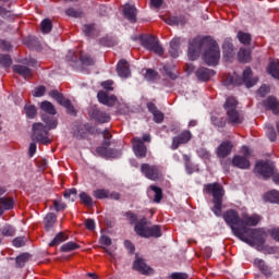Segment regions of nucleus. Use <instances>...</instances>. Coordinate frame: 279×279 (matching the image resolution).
Returning a JSON list of instances; mask_svg holds the SVG:
<instances>
[{"mask_svg": "<svg viewBox=\"0 0 279 279\" xmlns=\"http://www.w3.org/2000/svg\"><path fill=\"white\" fill-rule=\"evenodd\" d=\"M203 52V60L208 66H217L219 60L221 59V50L219 49V44L209 36L206 37H195L189 41L187 58L195 61L199 58Z\"/></svg>", "mask_w": 279, "mask_h": 279, "instance_id": "nucleus-1", "label": "nucleus"}, {"mask_svg": "<svg viewBox=\"0 0 279 279\" xmlns=\"http://www.w3.org/2000/svg\"><path fill=\"white\" fill-rule=\"evenodd\" d=\"M41 122H35L32 125V141L41 143V145H51V138H49V131L58 128V120L47 114H41Z\"/></svg>", "mask_w": 279, "mask_h": 279, "instance_id": "nucleus-2", "label": "nucleus"}, {"mask_svg": "<svg viewBox=\"0 0 279 279\" xmlns=\"http://www.w3.org/2000/svg\"><path fill=\"white\" fill-rule=\"evenodd\" d=\"M204 191L208 195L213 196L214 207L211 208V211L214 215H216V217H221L223 208V195H226L223 185L218 182L209 183L204 185Z\"/></svg>", "mask_w": 279, "mask_h": 279, "instance_id": "nucleus-3", "label": "nucleus"}, {"mask_svg": "<svg viewBox=\"0 0 279 279\" xmlns=\"http://www.w3.org/2000/svg\"><path fill=\"white\" fill-rule=\"evenodd\" d=\"M238 239L247 245H258L260 247L265 245V241L267 240V232L263 228L253 229L245 227L242 232V236Z\"/></svg>", "mask_w": 279, "mask_h": 279, "instance_id": "nucleus-4", "label": "nucleus"}, {"mask_svg": "<svg viewBox=\"0 0 279 279\" xmlns=\"http://www.w3.org/2000/svg\"><path fill=\"white\" fill-rule=\"evenodd\" d=\"M147 218L143 217L140 221L134 226V231L142 239H160L162 236V227L160 225H154L153 227H147Z\"/></svg>", "mask_w": 279, "mask_h": 279, "instance_id": "nucleus-5", "label": "nucleus"}, {"mask_svg": "<svg viewBox=\"0 0 279 279\" xmlns=\"http://www.w3.org/2000/svg\"><path fill=\"white\" fill-rule=\"evenodd\" d=\"M65 60L70 62L72 69H76L77 71H84L86 66H95V59L90 54H84L82 52L69 51Z\"/></svg>", "mask_w": 279, "mask_h": 279, "instance_id": "nucleus-6", "label": "nucleus"}, {"mask_svg": "<svg viewBox=\"0 0 279 279\" xmlns=\"http://www.w3.org/2000/svg\"><path fill=\"white\" fill-rule=\"evenodd\" d=\"M222 218L225 219L227 226H229V228L231 229V232H233L234 236H236V239L243 236V231L245 230V227L242 226L243 218L239 216V211L234 209H229L222 215Z\"/></svg>", "mask_w": 279, "mask_h": 279, "instance_id": "nucleus-7", "label": "nucleus"}, {"mask_svg": "<svg viewBox=\"0 0 279 279\" xmlns=\"http://www.w3.org/2000/svg\"><path fill=\"white\" fill-rule=\"evenodd\" d=\"M236 106H239V102L236 101L235 97H228L225 102V110L227 112L228 121L231 123V125H241L244 121L243 113H240L239 110H236Z\"/></svg>", "mask_w": 279, "mask_h": 279, "instance_id": "nucleus-8", "label": "nucleus"}, {"mask_svg": "<svg viewBox=\"0 0 279 279\" xmlns=\"http://www.w3.org/2000/svg\"><path fill=\"white\" fill-rule=\"evenodd\" d=\"M49 97L54 99L60 106H63L64 109H66L68 114H72V117H75L77 114V110H75V107L73 106V102H71L70 99H66L64 95L58 89H52L48 93Z\"/></svg>", "mask_w": 279, "mask_h": 279, "instance_id": "nucleus-9", "label": "nucleus"}, {"mask_svg": "<svg viewBox=\"0 0 279 279\" xmlns=\"http://www.w3.org/2000/svg\"><path fill=\"white\" fill-rule=\"evenodd\" d=\"M255 173H258V175H262L265 180H267V178H272V181L275 175H279L276 173V166L269 160L258 161L255 165Z\"/></svg>", "mask_w": 279, "mask_h": 279, "instance_id": "nucleus-10", "label": "nucleus"}, {"mask_svg": "<svg viewBox=\"0 0 279 279\" xmlns=\"http://www.w3.org/2000/svg\"><path fill=\"white\" fill-rule=\"evenodd\" d=\"M141 171L148 180L158 182L162 180V168L160 166H150L149 163H142Z\"/></svg>", "mask_w": 279, "mask_h": 279, "instance_id": "nucleus-11", "label": "nucleus"}, {"mask_svg": "<svg viewBox=\"0 0 279 279\" xmlns=\"http://www.w3.org/2000/svg\"><path fill=\"white\" fill-rule=\"evenodd\" d=\"M142 45L147 49L148 51H153L157 56H163L165 49L162 46H160V41H158V38L155 36H146L142 38Z\"/></svg>", "mask_w": 279, "mask_h": 279, "instance_id": "nucleus-12", "label": "nucleus"}, {"mask_svg": "<svg viewBox=\"0 0 279 279\" xmlns=\"http://www.w3.org/2000/svg\"><path fill=\"white\" fill-rule=\"evenodd\" d=\"M88 134H95V128L92 126L90 123L85 124H76L73 128V136L77 138L78 141H82V138H86Z\"/></svg>", "mask_w": 279, "mask_h": 279, "instance_id": "nucleus-13", "label": "nucleus"}, {"mask_svg": "<svg viewBox=\"0 0 279 279\" xmlns=\"http://www.w3.org/2000/svg\"><path fill=\"white\" fill-rule=\"evenodd\" d=\"M133 269H134V271H138L140 274H142V276L154 275V268H151V266L147 265V263H145V259H143L141 257H137L133 262Z\"/></svg>", "mask_w": 279, "mask_h": 279, "instance_id": "nucleus-14", "label": "nucleus"}, {"mask_svg": "<svg viewBox=\"0 0 279 279\" xmlns=\"http://www.w3.org/2000/svg\"><path fill=\"white\" fill-rule=\"evenodd\" d=\"M193 138V133L191 131H183L179 135L172 138L171 149L175 150L180 145H186Z\"/></svg>", "mask_w": 279, "mask_h": 279, "instance_id": "nucleus-15", "label": "nucleus"}, {"mask_svg": "<svg viewBox=\"0 0 279 279\" xmlns=\"http://www.w3.org/2000/svg\"><path fill=\"white\" fill-rule=\"evenodd\" d=\"M133 151L136 158H146L147 157V146L143 143L141 137L132 138Z\"/></svg>", "mask_w": 279, "mask_h": 279, "instance_id": "nucleus-16", "label": "nucleus"}, {"mask_svg": "<svg viewBox=\"0 0 279 279\" xmlns=\"http://www.w3.org/2000/svg\"><path fill=\"white\" fill-rule=\"evenodd\" d=\"M122 14L130 23H136L138 9H136V5L134 4L125 3L122 9Z\"/></svg>", "mask_w": 279, "mask_h": 279, "instance_id": "nucleus-17", "label": "nucleus"}, {"mask_svg": "<svg viewBox=\"0 0 279 279\" xmlns=\"http://www.w3.org/2000/svg\"><path fill=\"white\" fill-rule=\"evenodd\" d=\"M88 114L97 123H110V114L99 110L97 107H92L88 111Z\"/></svg>", "mask_w": 279, "mask_h": 279, "instance_id": "nucleus-18", "label": "nucleus"}, {"mask_svg": "<svg viewBox=\"0 0 279 279\" xmlns=\"http://www.w3.org/2000/svg\"><path fill=\"white\" fill-rule=\"evenodd\" d=\"M260 221H263V216L258 215V214H252L250 215H244L242 217V225L244 228H256V226H258V223H260Z\"/></svg>", "mask_w": 279, "mask_h": 279, "instance_id": "nucleus-19", "label": "nucleus"}, {"mask_svg": "<svg viewBox=\"0 0 279 279\" xmlns=\"http://www.w3.org/2000/svg\"><path fill=\"white\" fill-rule=\"evenodd\" d=\"M242 82L246 88H252L258 84V76L253 75L252 68H246L242 74Z\"/></svg>", "mask_w": 279, "mask_h": 279, "instance_id": "nucleus-20", "label": "nucleus"}, {"mask_svg": "<svg viewBox=\"0 0 279 279\" xmlns=\"http://www.w3.org/2000/svg\"><path fill=\"white\" fill-rule=\"evenodd\" d=\"M263 106L265 110H270L272 114L279 117V101L275 96H268L265 100H263Z\"/></svg>", "mask_w": 279, "mask_h": 279, "instance_id": "nucleus-21", "label": "nucleus"}, {"mask_svg": "<svg viewBox=\"0 0 279 279\" xmlns=\"http://www.w3.org/2000/svg\"><path fill=\"white\" fill-rule=\"evenodd\" d=\"M234 145H232V142L230 141H223L221 144L217 147L216 154L218 158H228L230 154H232Z\"/></svg>", "mask_w": 279, "mask_h": 279, "instance_id": "nucleus-22", "label": "nucleus"}, {"mask_svg": "<svg viewBox=\"0 0 279 279\" xmlns=\"http://www.w3.org/2000/svg\"><path fill=\"white\" fill-rule=\"evenodd\" d=\"M231 165L232 167H235L236 169H242V170H247L250 169V167H252L250 159L241 155L233 156L231 160Z\"/></svg>", "mask_w": 279, "mask_h": 279, "instance_id": "nucleus-23", "label": "nucleus"}, {"mask_svg": "<svg viewBox=\"0 0 279 279\" xmlns=\"http://www.w3.org/2000/svg\"><path fill=\"white\" fill-rule=\"evenodd\" d=\"M117 73L120 77L128 78L130 75H132V72L130 71V63L125 59H121L117 64Z\"/></svg>", "mask_w": 279, "mask_h": 279, "instance_id": "nucleus-24", "label": "nucleus"}, {"mask_svg": "<svg viewBox=\"0 0 279 279\" xmlns=\"http://www.w3.org/2000/svg\"><path fill=\"white\" fill-rule=\"evenodd\" d=\"M215 70L208 68H199L195 75L199 82H208L210 77H215Z\"/></svg>", "mask_w": 279, "mask_h": 279, "instance_id": "nucleus-25", "label": "nucleus"}, {"mask_svg": "<svg viewBox=\"0 0 279 279\" xmlns=\"http://www.w3.org/2000/svg\"><path fill=\"white\" fill-rule=\"evenodd\" d=\"M254 266L258 267L259 271L266 277L271 278V269L267 264H265V260L255 258Z\"/></svg>", "mask_w": 279, "mask_h": 279, "instance_id": "nucleus-26", "label": "nucleus"}, {"mask_svg": "<svg viewBox=\"0 0 279 279\" xmlns=\"http://www.w3.org/2000/svg\"><path fill=\"white\" fill-rule=\"evenodd\" d=\"M268 75H271L275 80H279V61L272 60L267 66Z\"/></svg>", "mask_w": 279, "mask_h": 279, "instance_id": "nucleus-27", "label": "nucleus"}, {"mask_svg": "<svg viewBox=\"0 0 279 279\" xmlns=\"http://www.w3.org/2000/svg\"><path fill=\"white\" fill-rule=\"evenodd\" d=\"M222 51L223 56H226L227 58H232V56H234V45L232 44V39H225L222 44Z\"/></svg>", "mask_w": 279, "mask_h": 279, "instance_id": "nucleus-28", "label": "nucleus"}, {"mask_svg": "<svg viewBox=\"0 0 279 279\" xmlns=\"http://www.w3.org/2000/svg\"><path fill=\"white\" fill-rule=\"evenodd\" d=\"M238 60L243 64H247V62L252 61V51L246 48H241L238 52Z\"/></svg>", "mask_w": 279, "mask_h": 279, "instance_id": "nucleus-29", "label": "nucleus"}, {"mask_svg": "<svg viewBox=\"0 0 279 279\" xmlns=\"http://www.w3.org/2000/svg\"><path fill=\"white\" fill-rule=\"evenodd\" d=\"M264 202H268L269 204H279V192L276 190H271L266 192L263 195Z\"/></svg>", "mask_w": 279, "mask_h": 279, "instance_id": "nucleus-30", "label": "nucleus"}, {"mask_svg": "<svg viewBox=\"0 0 279 279\" xmlns=\"http://www.w3.org/2000/svg\"><path fill=\"white\" fill-rule=\"evenodd\" d=\"M180 38H173L170 41L169 53L171 58H178L180 56Z\"/></svg>", "mask_w": 279, "mask_h": 279, "instance_id": "nucleus-31", "label": "nucleus"}, {"mask_svg": "<svg viewBox=\"0 0 279 279\" xmlns=\"http://www.w3.org/2000/svg\"><path fill=\"white\" fill-rule=\"evenodd\" d=\"M13 71L25 80H27V77H32V69L27 68L26 65H14Z\"/></svg>", "mask_w": 279, "mask_h": 279, "instance_id": "nucleus-32", "label": "nucleus"}, {"mask_svg": "<svg viewBox=\"0 0 279 279\" xmlns=\"http://www.w3.org/2000/svg\"><path fill=\"white\" fill-rule=\"evenodd\" d=\"M29 258H32V255H29V253L20 254L15 258V267H17V269H23V267H25V263H27V260H29Z\"/></svg>", "mask_w": 279, "mask_h": 279, "instance_id": "nucleus-33", "label": "nucleus"}, {"mask_svg": "<svg viewBox=\"0 0 279 279\" xmlns=\"http://www.w3.org/2000/svg\"><path fill=\"white\" fill-rule=\"evenodd\" d=\"M56 214L50 213L48 214L45 218H44V223H45V230H47V232H49V230H51L53 228V226H56Z\"/></svg>", "mask_w": 279, "mask_h": 279, "instance_id": "nucleus-34", "label": "nucleus"}, {"mask_svg": "<svg viewBox=\"0 0 279 279\" xmlns=\"http://www.w3.org/2000/svg\"><path fill=\"white\" fill-rule=\"evenodd\" d=\"M78 199L81 201V204H83V206H87V208H93V196L88 195V193L81 192L78 194Z\"/></svg>", "mask_w": 279, "mask_h": 279, "instance_id": "nucleus-35", "label": "nucleus"}, {"mask_svg": "<svg viewBox=\"0 0 279 279\" xmlns=\"http://www.w3.org/2000/svg\"><path fill=\"white\" fill-rule=\"evenodd\" d=\"M69 239V235H66L64 232H59L53 240L49 243V247H56V245H60L61 243H64Z\"/></svg>", "mask_w": 279, "mask_h": 279, "instance_id": "nucleus-36", "label": "nucleus"}, {"mask_svg": "<svg viewBox=\"0 0 279 279\" xmlns=\"http://www.w3.org/2000/svg\"><path fill=\"white\" fill-rule=\"evenodd\" d=\"M93 196L95 199H108L110 197V190L97 189L93 191Z\"/></svg>", "mask_w": 279, "mask_h": 279, "instance_id": "nucleus-37", "label": "nucleus"}, {"mask_svg": "<svg viewBox=\"0 0 279 279\" xmlns=\"http://www.w3.org/2000/svg\"><path fill=\"white\" fill-rule=\"evenodd\" d=\"M40 108L44 112H46V114H56V107L53 106V104L49 102L48 100H45L40 104Z\"/></svg>", "mask_w": 279, "mask_h": 279, "instance_id": "nucleus-38", "label": "nucleus"}, {"mask_svg": "<svg viewBox=\"0 0 279 279\" xmlns=\"http://www.w3.org/2000/svg\"><path fill=\"white\" fill-rule=\"evenodd\" d=\"M24 111L27 119H36L38 114V109L34 105H25Z\"/></svg>", "mask_w": 279, "mask_h": 279, "instance_id": "nucleus-39", "label": "nucleus"}, {"mask_svg": "<svg viewBox=\"0 0 279 279\" xmlns=\"http://www.w3.org/2000/svg\"><path fill=\"white\" fill-rule=\"evenodd\" d=\"M0 232L2 236H14L16 234V228L12 225H4L1 229Z\"/></svg>", "mask_w": 279, "mask_h": 279, "instance_id": "nucleus-40", "label": "nucleus"}, {"mask_svg": "<svg viewBox=\"0 0 279 279\" xmlns=\"http://www.w3.org/2000/svg\"><path fill=\"white\" fill-rule=\"evenodd\" d=\"M0 206L5 210H12L14 208V199L10 197H0Z\"/></svg>", "mask_w": 279, "mask_h": 279, "instance_id": "nucleus-41", "label": "nucleus"}, {"mask_svg": "<svg viewBox=\"0 0 279 279\" xmlns=\"http://www.w3.org/2000/svg\"><path fill=\"white\" fill-rule=\"evenodd\" d=\"M238 39L242 45H252V35L242 31L238 32Z\"/></svg>", "mask_w": 279, "mask_h": 279, "instance_id": "nucleus-42", "label": "nucleus"}, {"mask_svg": "<svg viewBox=\"0 0 279 279\" xmlns=\"http://www.w3.org/2000/svg\"><path fill=\"white\" fill-rule=\"evenodd\" d=\"M75 250H80V244L70 241L66 242L65 244L61 245L60 251L61 252H75Z\"/></svg>", "mask_w": 279, "mask_h": 279, "instance_id": "nucleus-43", "label": "nucleus"}, {"mask_svg": "<svg viewBox=\"0 0 279 279\" xmlns=\"http://www.w3.org/2000/svg\"><path fill=\"white\" fill-rule=\"evenodd\" d=\"M63 197L65 199H69V202H75V199L77 198V189L72 187V189H68L63 192Z\"/></svg>", "mask_w": 279, "mask_h": 279, "instance_id": "nucleus-44", "label": "nucleus"}, {"mask_svg": "<svg viewBox=\"0 0 279 279\" xmlns=\"http://www.w3.org/2000/svg\"><path fill=\"white\" fill-rule=\"evenodd\" d=\"M40 27L43 34H51V29H53V23H51V20L45 19L41 21Z\"/></svg>", "mask_w": 279, "mask_h": 279, "instance_id": "nucleus-45", "label": "nucleus"}, {"mask_svg": "<svg viewBox=\"0 0 279 279\" xmlns=\"http://www.w3.org/2000/svg\"><path fill=\"white\" fill-rule=\"evenodd\" d=\"M98 101L100 104H104V106H112V102H110V96H108V93L104 90H99L97 94Z\"/></svg>", "mask_w": 279, "mask_h": 279, "instance_id": "nucleus-46", "label": "nucleus"}, {"mask_svg": "<svg viewBox=\"0 0 279 279\" xmlns=\"http://www.w3.org/2000/svg\"><path fill=\"white\" fill-rule=\"evenodd\" d=\"M146 82H156L158 80V72L154 69H147L144 75Z\"/></svg>", "mask_w": 279, "mask_h": 279, "instance_id": "nucleus-47", "label": "nucleus"}, {"mask_svg": "<svg viewBox=\"0 0 279 279\" xmlns=\"http://www.w3.org/2000/svg\"><path fill=\"white\" fill-rule=\"evenodd\" d=\"M210 121L215 128H218V130H223L226 128V119L225 118H218L213 116L210 118Z\"/></svg>", "mask_w": 279, "mask_h": 279, "instance_id": "nucleus-48", "label": "nucleus"}, {"mask_svg": "<svg viewBox=\"0 0 279 279\" xmlns=\"http://www.w3.org/2000/svg\"><path fill=\"white\" fill-rule=\"evenodd\" d=\"M150 191L155 192V204H160V202H162V189L156 185H150Z\"/></svg>", "mask_w": 279, "mask_h": 279, "instance_id": "nucleus-49", "label": "nucleus"}, {"mask_svg": "<svg viewBox=\"0 0 279 279\" xmlns=\"http://www.w3.org/2000/svg\"><path fill=\"white\" fill-rule=\"evenodd\" d=\"M0 66L4 69L12 66V58H10V54H0Z\"/></svg>", "mask_w": 279, "mask_h": 279, "instance_id": "nucleus-50", "label": "nucleus"}, {"mask_svg": "<svg viewBox=\"0 0 279 279\" xmlns=\"http://www.w3.org/2000/svg\"><path fill=\"white\" fill-rule=\"evenodd\" d=\"M131 226H136L141 220H138V215L134 214L132 210H129L124 214Z\"/></svg>", "mask_w": 279, "mask_h": 279, "instance_id": "nucleus-51", "label": "nucleus"}, {"mask_svg": "<svg viewBox=\"0 0 279 279\" xmlns=\"http://www.w3.org/2000/svg\"><path fill=\"white\" fill-rule=\"evenodd\" d=\"M266 134L271 143H275V141H277L278 138V135H276V129H274V125L267 126Z\"/></svg>", "mask_w": 279, "mask_h": 279, "instance_id": "nucleus-52", "label": "nucleus"}, {"mask_svg": "<svg viewBox=\"0 0 279 279\" xmlns=\"http://www.w3.org/2000/svg\"><path fill=\"white\" fill-rule=\"evenodd\" d=\"M184 161H185V171L189 173V175L193 174L195 169L193 168V163H191V157L187 155H183Z\"/></svg>", "mask_w": 279, "mask_h": 279, "instance_id": "nucleus-53", "label": "nucleus"}, {"mask_svg": "<svg viewBox=\"0 0 279 279\" xmlns=\"http://www.w3.org/2000/svg\"><path fill=\"white\" fill-rule=\"evenodd\" d=\"M66 16H72V19H81L82 16V11L77 10L75 8H69L65 11Z\"/></svg>", "mask_w": 279, "mask_h": 279, "instance_id": "nucleus-54", "label": "nucleus"}, {"mask_svg": "<svg viewBox=\"0 0 279 279\" xmlns=\"http://www.w3.org/2000/svg\"><path fill=\"white\" fill-rule=\"evenodd\" d=\"M241 83L234 78V76H227L223 80V85L227 86V88H230V86H239Z\"/></svg>", "mask_w": 279, "mask_h": 279, "instance_id": "nucleus-55", "label": "nucleus"}, {"mask_svg": "<svg viewBox=\"0 0 279 279\" xmlns=\"http://www.w3.org/2000/svg\"><path fill=\"white\" fill-rule=\"evenodd\" d=\"M102 136H104L102 145L105 147H110V145H111L110 140L112 138V133H110V131L108 129H106L102 132Z\"/></svg>", "mask_w": 279, "mask_h": 279, "instance_id": "nucleus-56", "label": "nucleus"}, {"mask_svg": "<svg viewBox=\"0 0 279 279\" xmlns=\"http://www.w3.org/2000/svg\"><path fill=\"white\" fill-rule=\"evenodd\" d=\"M45 93H47V87L44 85L35 87L33 90V97H45Z\"/></svg>", "mask_w": 279, "mask_h": 279, "instance_id": "nucleus-57", "label": "nucleus"}, {"mask_svg": "<svg viewBox=\"0 0 279 279\" xmlns=\"http://www.w3.org/2000/svg\"><path fill=\"white\" fill-rule=\"evenodd\" d=\"M163 71H165L166 75H167L170 80H178V74H175V72H173V70L171 69V66L165 65V66H163Z\"/></svg>", "mask_w": 279, "mask_h": 279, "instance_id": "nucleus-58", "label": "nucleus"}, {"mask_svg": "<svg viewBox=\"0 0 279 279\" xmlns=\"http://www.w3.org/2000/svg\"><path fill=\"white\" fill-rule=\"evenodd\" d=\"M155 123H162L165 121V113L158 110L157 112L153 113Z\"/></svg>", "mask_w": 279, "mask_h": 279, "instance_id": "nucleus-59", "label": "nucleus"}, {"mask_svg": "<svg viewBox=\"0 0 279 279\" xmlns=\"http://www.w3.org/2000/svg\"><path fill=\"white\" fill-rule=\"evenodd\" d=\"M0 16L2 19H12V11L0 5Z\"/></svg>", "mask_w": 279, "mask_h": 279, "instance_id": "nucleus-60", "label": "nucleus"}, {"mask_svg": "<svg viewBox=\"0 0 279 279\" xmlns=\"http://www.w3.org/2000/svg\"><path fill=\"white\" fill-rule=\"evenodd\" d=\"M0 49L2 51H10L12 49V44L5 39L0 40Z\"/></svg>", "mask_w": 279, "mask_h": 279, "instance_id": "nucleus-61", "label": "nucleus"}, {"mask_svg": "<svg viewBox=\"0 0 279 279\" xmlns=\"http://www.w3.org/2000/svg\"><path fill=\"white\" fill-rule=\"evenodd\" d=\"M14 247H23L25 245V238L17 236L13 240Z\"/></svg>", "mask_w": 279, "mask_h": 279, "instance_id": "nucleus-62", "label": "nucleus"}, {"mask_svg": "<svg viewBox=\"0 0 279 279\" xmlns=\"http://www.w3.org/2000/svg\"><path fill=\"white\" fill-rule=\"evenodd\" d=\"M268 232L270 236L279 243V228L270 229Z\"/></svg>", "mask_w": 279, "mask_h": 279, "instance_id": "nucleus-63", "label": "nucleus"}, {"mask_svg": "<svg viewBox=\"0 0 279 279\" xmlns=\"http://www.w3.org/2000/svg\"><path fill=\"white\" fill-rule=\"evenodd\" d=\"M171 279H189V275L184 272H173Z\"/></svg>", "mask_w": 279, "mask_h": 279, "instance_id": "nucleus-64", "label": "nucleus"}]
</instances>
